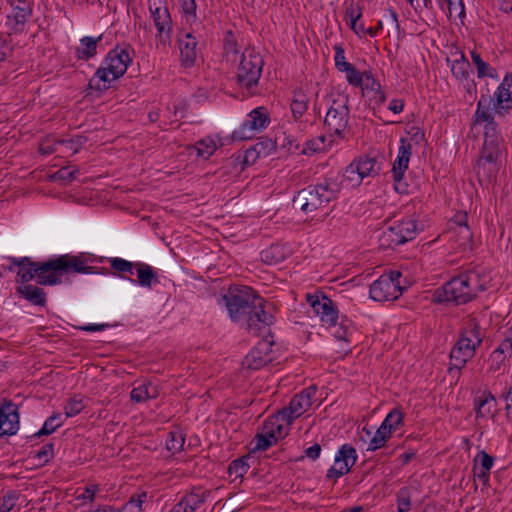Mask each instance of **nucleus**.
Wrapping results in <instances>:
<instances>
[{"instance_id": "f257e3e1", "label": "nucleus", "mask_w": 512, "mask_h": 512, "mask_svg": "<svg viewBox=\"0 0 512 512\" xmlns=\"http://www.w3.org/2000/svg\"><path fill=\"white\" fill-rule=\"evenodd\" d=\"M7 269L16 273V281L22 285L36 278L42 286H56L69 282L74 274H93V259L85 253L64 254L51 257L46 261H33L29 257H9Z\"/></svg>"}, {"instance_id": "f03ea898", "label": "nucleus", "mask_w": 512, "mask_h": 512, "mask_svg": "<svg viewBox=\"0 0 512 512\" xmlns=\"http://www.w3.org/2000/svg\"><path fill=\"white\" fill-rule=\"evenodd\" d=\"M491 275L483 267H475L461 272L434 291L435 302H453L462 305L473 300L480 292L487 290Z\"/></svg>"}, {"instance_id": "7ed1b4c3", "label": "nucleus", "mask_w": 512, "mask_h": 512, "mask_svg": "<svg viewBox=\"0 0 512 512\" xmlns=\"http://www.w3.org/2000/svg\"><path fill=\"white\" fill-rule=\"evenodd\" d=\"M485 320L468 316L462 322L457 342L450 351L449 370L460 372L476 354L486 337Z\"/></svg>"}, {"instance_id": "20e7f679", "label": "nucleus", "mask_w": 512, "mask_h": 512, "mask_svg": "<svg viewBox=\"0 0 512 512\" xmlns=\"http://www.w3.org/2000/svg\"><path fill=\"white\" fill-rule=\"evenodd\" d=\"M133 54L134 50L130 45H117L111 49L89 80L88 88L97 92L108 90L113 81L126 73L133 61Z\"/></svg>"}, {"instance_id": "39448f33", "label": "nucleus", "mask_w": 512, "mask_h": 512, "mask_svg": "<svg viewBox=\"0 0 512 512\" xmlns=\"http://www.w3.org/2000/svg\"><path fill=\"white\" fill-rule=\"evenodd\" d=\"M341 191V181L338 175H331L311 184L293 197V206L305 214L326 208L336 200Z\"/></svg>"}, {"instance_id": "423d86ee", "label": "nucleus", "mask_w": 512, "mask_h": 512, "mask_svg": "<svg viewBox=\"0 0 512 512\" xmlns=\"http://www.w3.org/2000/svg\"><path fill=\"white\" fill-rule=\"evenodd\" d=\"M228 315L233 322H242L253 309H258L264 303L262 297L248 286L230 287L221 297Z\"/></svg>"}, {"instance_id": "0eeeda50", "label": "nucleus", "mask_w": 512, "mask_h": 512, "mask_svg": "<svg viewBox=\"0 0 512 512\" xmlns=\"http://www.w3.org/2000/svg\"><path fill=\"white\" fill-rule=\"evenodd\" d=\"M349 120V98L345 94H337L331 99L324 118L326 132L330 137L344 139L349 131Z\"/></svg>"}, {"instance_id": "6e6552de", "label": "nucleus", "mask_w": 512, "mask_h": 512, "mask_svg": "<svg viewBox=\"0 0 512 512\" xmlns=\"http://www.w3.org/2000/svg\"><path fill=\"white\" fill-rule=\"evenodd\" d=\"M420 231L417 221L412 217L396 221L382 231L379 242L384 248H395L416 238Z\"/></svg>"}, {"instance_id": "1a4fd4ad", "label": "nucleus", "mask_w": 512, "mask_h": 512, "mask_svg": "<svg viewBox=\"0 0 512 512\" xmlns=\"http://www.w3.org/2000/svg\"><path fill=\"white\" fill-rule=\"evenodd\" d=\"M262 56L254 50H245L237 69V82L241 87L252 88L257 85L263 68Z\"/></svg>"}, {"instance_id": "9d476101", "label": "nucleus", "mask_w": 512, "mask_h": 512, "mask_svg": "<svg viewBox=\"0 0 512 512\" xmlns=\"http://www.w3.org/2000/svg\"><path fill=\"white\" fill-rule=\"evenodd\" d=\"M148 9L157 30L156 40L164 46L170 44L173 26L166 0H148Z\"/></svg>"}, {"instance_id": "9b49d317", "label": "nucleus", "mask_w": 512, "mask_h": 512, "mask_svg": "<svg viewBox=\"0 0 512 512\" xmlns=\"http://www.w3.org/2000/svg\"><path fill=\"white\" fill-rule=\"evenodd\" d=\"M270 122L268 109L264 106L256 107L248 113L246 120L233 132V138L236 140L252 139L256 134L264 131Z\"/></svg>"}, {"instance_id": "f8f14e48", "label": "nucleus", "mask_w": 512, "mask_h": 512, "mask_svg": "<svg viewBox=\"0 0 512 512\" xmlns=\"http://www.w3.org/2000/svg\"><path fill=\"white\" fill-rule=\"evenodd\" d=\"M399 271H391L389 274L381 275L370 285V297L374 301H391L397 299L401 293Z\"/></svg>"}, {"instance_id": "ddd939ff", "label": "nucleus", "mask_w": 512, "mask_h": 512, "mask_svg": "<svg viewBox=\"0 0 512 512\" xmlns=\"http://www.w3.org/2000/svg\"><path fill=\"white\" fill-rule=\"evenodd\" d=\"M307 303L312 308L313 313L320 318V321L328 326L335 327L338 321V310L331 298L323 293H313L306 295Z\"/></svg>"}, {"instance_id": "4468645a", "label": "nucleus", "mask_w": 512, "mask_h": 512, "mask_svg": "<svg viewBox=\"0 0 512 512\" xmlns=\"http://www.w3.org/2000/svg\"><path fill=\"white\" fill-rule=\"evenodd\" d=\"M199 27L195 25L189 26L190 30L183 28L178 34L177 42L180 50V64L184 68H191L195 65L198 54V36L196 32L199 30Z\"/></svg>"}, {"instance_id": "2eb2a0df", "label": "nucleus", "mask_w": 512, "mask_h": 512, "mask_svg": "<svg viewBox=\"0 0 512 512\" xmlns=\"http://www.w3.org/2000/svg\"><path fill=\"white\" fill-rule=\"evenodd\" d=\"M8 2L12 7V12L6 16L5 22L8 36L21 34L32 15V6L26 0H8Z\"/></svg>"}, {"instance_id": "dca6fc26", "label": "nucleus", "mask_w": 512, "mask_h": 512, "mask_svg": "<svg viewBox=\"0 0 512 512\" xmlns=\"http://www.w3.org/2000/svg\"><path fill=\"white\" fill-rule=\"evenodd\" d=\"M356 460V449L349 444L342 445L335 454L334 465L328 469L326 478L336 482L350 472Z\"/></svg>"}, {"instance_id": "f3484780", "label": "nucleus", "mask_w": 512, "mask_h": 512, "mask_svg": "<svg viewBox=\"0 0 512 512\" xmlns=\"http://www.w3.org/2000/svg\"><path fill=\"white\" fill-rule=\"evenodd\" d=\"M273 343L266 339L260 340L244 358L242 364L250 370H259L274 359Z\"/></svg>"}, {"instance_id": "a211bd4d", "label": "nucleus", "mask_w": 512, "mask_h": 512, "mask_svg": "<svg viewBox=\"0 0 512 512\" xmlns=\"http://www.w3.org/2000/svg\"><path fill=\"white\" fill-rule=\"evenodd\" d=\"M411 144L406 143L404 140L401 141V145L398 149L397 158L393 163L391 170V177L394 180V187L398 193H408V188L403 183V176L405 171L408 169V164L411 156Z\"/></svg>"}, {"instance_id": "6ab92c4d", "label": "nucleus", "mask_w": 512, "mask_h": 512, "mask_svg": "<svg viewBox=\"0 0 512 512\" xmlns=\"http://www.w3.org/2000/svg\"><path fill=\"white\" fill-rule=\"evenodd\" d=\"M315 395V386L303 389L291 399L287 407L281 410L282 415L288 418V422H293V420L303 415L311 407L312 399Z\"/></svg>"}, {"instance_id": "aec40b11", "label": "nucleus", "mask_w": 512, "mask_h": 512, "mask_svg": "<svg viewBox=\"0 0 512 512\" xmlns=\"http://www.w3.org/2000/svg\"><path fill=\"white\" fill-rule=\"evenodd\" d=\"M18 429V406L10 400H5L0 405V437L14 435Z\"/></svg>"}, {"instance_id": "412c9836", "label": "nucleus", "mask_w": 512, "mask_h": 512, "mask_svg": "<svg viewBox=\"0 0 512 512\" xmlns=\"http://www.w3.org/2000/svg\"><path fill=\"white\" fill-rule=\"evenodd\" d=\"M210 491L201 487L193 488L185 493L169 512H197L206 502Z\"/></svg>"}, {"instance_id": "4be33fe9", "label": "nucleus", "mask_w": 512, "mask_h": 512, "mask_svg": "<svg viewBox=\"0 0 512 512\" xmlns=\"http://www.w3.org/2000/svg\"><path fill=\"white\" fill-rule=\"evenodd\" d=\"M263 305L264 303L258 309H253L243 320L246 322V329L255 336H264L274 321V317L264 310Z\"/></svg>"}, {"instance_id": "5701e85b", "label": "nucleus", "mask_w": 512, "mask_h": 512, "mask_svg": "<svg viewBox=\"0 0 512 512\" xmlns=\"http://www.w3.org/2000/svg\"><path fill=\"white\" fill-rule=\"evenodd\" d=\"M450 229L458 237L457 242L461 247L470 244L473 234L468 226V214L466 212H457L450 220Z\"/></svg>"}, {"instance_id": "b1692460", "label": "nucleus", "mask_w": 512, "mask_h": 512, "mask_svg": "<svg viewBox=\"0 0 512 512\" xmlns=\"http://www.w3.org/2000/svg\"><path fill=\"white\" fill-rule=\"evenodd\" d=\"M363 95L369 97L370 104L374 107H379L386 101V94L382 89L381 83L374 77L373 73L367 72L365 81L361 85Z\"/></svg>"}, {"instance_id": "393cba45", "label": "nucleus", "mask_w": 512, "mask_h": 512, "mask_svg": "<svg viewBox=\"0 0 512 512\" xmlns=\"http://www.w3.org/2000/svg\"><path fill=\"white\" fill-rule=\"evenodd\" d=\"M292 255V248L287 243H273L260 253L261 260L268 265H277Z\"/></svg>"}, {"instance_id": "a878e982", "label": "nucleus", "mask_w": 512, "mask_h": 512, "mask_svg": "<svg viewBox=\"0 0 512 512\" xmlns=\"http://www.w3.org/2000/svg\"><path fill=\"white\" fill-rule=\"evenodd\" d=\"M495 457L489 455L484 450H480L474 457L473 474L483 485L488 484L490 471L494 466Z\"/></svg>"}, {"instance_id": "bb28decb", "label": "nucleus", "mask_w": 512, "mask_h": 512, "mask_svg": "<svg viewBox=\"0 0 512 512\" xmlns=\"http://www.w3.org/2000/svg\"><path fill=\"white\" fill-rule=\"evenodd\" d=\"M497 400L487 390L479 391L474 398V410L477 417L490 418L495 415Z\"/></svg>"}, {"instance_id": "cd10ccee", "label": "nucleus", "mask_w": 512, "mask_h": 512, "mask_svg": "<svg viewBox=\"0 0 512 512\" xmlns=\"http://www.w3.org/2000/svg\"><path fill=\"white\" fill-rule=\"evenodd\" d=\"M490 104L491 98L482 95L477 103V109L474 114V124L483 126L484 130L490 127L498 128Z\"/></svg>"}, {"instance_id": "c85d7f7f", "label": "nucleus", "mask_w": 512, "mask_h": 512, "mask_svg": "<svg viewBox=\"0 0 512 512\" xmlns=\"http://www.w3.org/2000/svg\"><path fill=\"white\" fill-rule=\"evenodd\" d=\"M475 170L480 180L491 182L496 178L499 171L498 158L491 154H481Z\"/></svg>"}, {"instance_id": "c756f323", "label": "nucleus", "mask_w": 512, "mask_h": 512, "mask_svg": "<svg viewBox=\"0 0 512 512\" xmlns=\"http://www.w3.org/2000/svg\"><path fill=\"white\" fill-rule=\"evenodd\" d=\"M134 271L137 274V280L129 278V280L134 284H138L143 288L151 289L154 285L159 283L156 271L147 263L137 262Z\"/></svg>"}, {"instance_id": "7c9ffc66", "label": "nucleus", "mask_w": 512, "mask_h": 512, "mask_svg": "<svg viewBox=\"0 0 512 512\" xmlns=\"http://www.w3.org/2000/svg\"><path fill=\"white\" fill-rule=\"evenodd\" d=\"M512 77L506 75L502 83L497 87L494 92L493 99L495 100L494 107L496 110L499 109H510L512 106L511 92Z\"/></svg>"}, {"instance_id": "2f4dec72", "label": "nucleus", "mask_w": 512, "mask_h": 512, "mask_svg": "<svg viewBox=\"0 0 512 512\" xmlns=\"http://www.w3.org/2000/svg\"><path fill=\"white\" fill-rule=\"evenodd\" d=\"M17 293L27 300L29 303L36 306H45L47 302V295L45 291L39 286L32 284H24L16 288Z\"/></svg>"}, {"instance_id": "473e14b6", "label": "nucleus", "mask_w": 512, "mask_h": 512, "mask_svg": "<svg viewBox=\"0 0 512 512\" xmlns=\"http://www.w3.org/2000/svg\"><path fill=\"white\" fill-rule=\"evenodd\" d=\"M503 138L499 135L497 128H486L484 130V144L481 154H491L494 157H499Z\"/></svg>"}, {"instance_id": "72a5a7b5", "label": "nucleus", "mask_w": 512, "mask_h": 512, "mask_svg": "<svg viewBox=\"0 0 512 512\" xmlns=\"http://www.w3.org/2000/svg\"><path fill=\"white\" fill-rule=\"evenodd\" d=\"M452 56L454 57L452 61L447 59L448 63H450L452 75L461 82L468 80L470 76V63L465 54L462 51H456L452 53Z\"/></svg>"}, {"instance_id": "f704fd0d", "label": "nucleus", "mask_w": 512, "mask_h": 512, "mask_svg": "<svg viewBox=\"0 0 512 512\" xmlns=\"http://www.w3.org/2000/svg\"><path fill=\"white\" fill-rule=\"evenodd\" d=\"M292 422L279 411L277 415L270 417L264 422L265 430L275 436V441L283 438L287 434V428Z\"/></svg>"}, {"instance_id": "c9c22d12", "label": "nucleus", "mask_w": 512, "mask_h": 512, "mask_svg": "<svg viewBox=\"0 0 512 512\" xmlns=\"http://www.w3.org/2000/svg\"><path fill=\"white\" fill-rule=\"evenodd\" d=\"M102 35L97 38L85 36L80 39L79 46L75 49V56L78 60L87 61L97 54L98 43Z\"/></svg>"}, {"instance_id": "e433bc0d", "label": "nucleus", "mask_w": 512, "mask_h": 512, "mask_svg": "<svg viewBox=\"0 0 512 512\" xmlns=\"http://www.w3.org/2000/svg\"><path fill=\"white\" fill-rule=\"evenodd\" d=\"M130 396L131 400L136 403H141L148 399H156L159 396L158 386L152 382H144L134 387Z\"/></svg>"}, {"instance_id": "4c0bfd02", "label": "nucleus", "mask_w": 512, "mask_h": 512, "mask_svg": "<svg viewBox=\"0 0 512 512\" xmlns=\"http://www.w3.org/2000/svg\"><path fill=\"white\" fill-rule=\"evenodd\" d=\"M182 13V25L192 27L195 25L196 27L201 26V22L197 17V5L196 0H177Z\"/></svg>"}, {"instance_id": "58836bf2", "label": "nucleus", "mask_w": 512, "mask_h": 512, "mask_svg": "<svg viewBox=\"0 0 512 512\" xmlns=\"http://www.w3.org/2000/svg\"><path fill=\"white\" fill-rule=\"evenodd\" d=\"M356 167L359 168L360 174L364 177H374L378 175L379 168L377 167V160L374 157L367 155L360 156L353 160Z\"/></svg>"}, {"instance_id": "ea45409f", "label": "nucleus", "mask_w": 512, "mask_h": 512, "mask_svg": "<svg viewBox=\"0 0 512 512\" xmlns=\"http://www.w3.org/2000/svg\"><path fill=\"white\" fill-rule=\"evenodd\" d=\"M341 183H346L349 187L355 188L361 185L364 180L362 174H360L359 168L353 161L344 169L342 176H338Z\"/></svg>"}, {"instance_id": "a19ab883", "label": "nucleus", "mask_w": 512, "mask_h": 512, "mask_svg": "<svg viewBox=\"0 0 512 512\" xmlns=\"http://www.w3.org/2000/svg\"><path fill=\"white\" fill-rule=\"evenodd\" d=\"M416 491L413 486H405L398 490L396 493L397 511L408 512L411 510V498Z\"/></svg>"}, {"instance_id": "79ce46f5", "label": "nucleus", "mask_w": 512, "mask_h": 512, "mask_svg": "<svg viewBox=\"0 0 512 512\" xmlns=\"http://www.w3.org/2000/svg\"><path fill=\"white\" fill-rule=\"evenodd\" d=\"M403 418L404 415L400 409H393L391 410L383 422L381 423V426L383 427V430H387L392 435V432L396 431L399 426L403 424Z\"/></svg>"}, {"instance_id": "37998d69", "label": "nucleus", "mask_w": 512, "mask_h": 512, "mask_svg": "<svg viewBox=\"0 0 512 512\" xmlns=\"http://www.w3.org/2000/svg\"><path fill=\"white\" fill-rule=\"evenodd\" d=\"M195 149L198 157L208 159L217 150V143L211 136H207L195 143Z\"/></svg>"}, {"instance_id": "c03bdc74", "label": "nucleus", "mask_w": 512, "mask_h": 512, "mask_svg": "<svg viewBox=\"0 0 512 512\" xmlns=\"http://www.w3.org/2000/svg\"><path fill=\"white\" fill-rule=\"evenodd\" d=\"M290 108L295 120L302 117L308 108L307 96L301 91L295 92Z\"/></svg>"}, {"instance_id": "a18cd8bd", "label": "nucleus", "mask_w": 512, "mask_h": 512, "mask_svg": "<svg viewBox=\"0 0 512 512\" xmlns=\"http://www.w3.org/2000/svg\"><path fill=\"white\" fill-rule=\"evenodd\" d=\"M471 59L477 69L478 78L496 76V70L485 62L476 51H471Z\"/></svg>"}, {"instance_id": "49530a36", "label": "nucleus", "mask_w": 512, "mask_h": 512, "mask_svg": "<svg viewBox=\"0 0 512 512\" xmlns=\"http://www.w3.org/2000/svg\"><path fill=\"white\" fill-rule=\"evenodd\" d=\"M249 464L247 463V458H239L233 460L229 467L228 473L232 478V481H236L237 479H242L243 476L248 472Z\"/></svg>"}, {"instance_id": "de8ad7c7", "label": "nucleus", "mask_w": 512, "mask_h": 512, "mask_svg": "<svg viewBox=\"0 0 512 512\" xmlns=\"http://www.w3.org/2000/svg\"><path fill=\"white\" fill-rule=\"evenodd\" d=\"M63 425L62 415L60 413H54L48 417L42 428L36 433L37 436L50 435L55 432L59 427Z\"/></svg>"}, {"instance_id": "09e8293b", "label": "nucleus", "mask_w": 512, "mask_h": 512, "mask_svg": "<svg viewBox=\"0 0 512 512\" xmlns=\"http://www.w3.org/2000/svg\"><path fill=\"white\" fill-rule=\"evenodd\" d=\"M448 17L465 15V7L463 0H445L442 5H438Z\"/></svg>"}, {"instance_id": "8fccbe9b", "label": "nucleus", "mask_w": 512, "mask_h": 512, "mask_svg": "<svg viewBox=\"0 0 512 512\" xmlns=\"http://www.w3.org/2000/svg\"><path fill=\"white\" fill-rule=\"evenodd\" d=\"M84 408V398L79 395H75L71 397L64 406L65 416L67 418L74 417L81 413Z\"/></svg>"}, {"instance_id": "3c124183", "label": "nucleus", "mask_w": 512, "mask_h": 512, "mask_svg": "<svg viewBox=\"0 0 512 512\" xmlns=\"http://www.w3.org/2000/svg\"><path fill=\"white\" fill-rule=\"evenodd\" d=\"M390 437L391 434L387 430H383V427L380 425L374 436L370 439L367 450L375 451L384 447Z\"/></svg>"}, {"instance_id": "603ef678", "label": "nucleus", "mask_w": 512, "mask_h": 512, "mask_svg": "<svg viewBox=\"0 0 512 512\" xmlns=\"http://www.w3.org/2000/svg\"><path fill=\"white\" fill-rule=\"evenodd\" d=\"M86 142L87 138L83 135H75L69 139L57 140V144L64 146L66 150L70 151L72 154L77 153Z\"/></svg>"}, {"instance_id": "864d4df0", "label": "nucleus", "mask_w": 512, "mask_h": 512, "mask_svg": "<svg viewBox=\"0 0 512 512\" xmlns=\"http://www.w3.org/2000/svg\"><path fill=\"white\" fill-rule=\"evenodd\" d=\"M223 49L228 60L236 61L238 55L237 42L231 31H228L224 37Z\"/></svg>"}, {"instance_id": "5fc2aeb1", "label": "nucleus", "mask_w": 512, "mask_h": 512, "mask_svg": "<svg viewBox=\"0 0 512 512\" xmlns=\"http://www.w3.org/2000/svg\"><path fill=\"white\" fill-rule=\"evenodd\" d=\"M109 262H110V267L113 270L118 271L122 274L128 273L131 275L134 274V269L137 264V262H130L126 259L119 258V257L111 258L109 260Z\"/></svg>"}, {"instance_id": "6e6d98bb", "label": "nucleus", "mask_w": 512, "mask_h": 512, "mask_svg": "<svg viewBox=\"0 0 512 512\" xmlns=\"http://www.w3.org/2000/svg\"><path fill=\"white\" fill-rule=\"evenodd\" d=\"M54 457V444L46 443L34 452L33 458L40 466L47 464Z\"/></svg>"}, {"instance_id": "4d7b16f0", "label": "nucleus", "mask_w": 512, "mask_h": 512, "mask_svg": "<svg viewBox=\"0 0 512 512\" xmlns=\"http://www.w3.org/2000/svg\"><path fill=\"white\" fill-rule=\"evenodd\" d=\"M362 17V7L358 4H350L345 10V21L351 29H355L357 22Z\"/></svg>"}, {"instance_id": "13d9d810", "label": "nucleus", "mask_w": 512, "mask_h": 512, "mask_svg": "<svg viewBox=\"0 0 512 512\" xmlns=\"http://www.w3.org/2000/svg\"><path fill=\"white\" fill-rule=\"evenodd\" d=\"M256 445L255 449L257 450H267L269 447H271L275 441V436L270 434V432H267L265 430V426L263 425L262 432L260 434L256 435Z\"/></svg>"}, {"instance_id": "bf43d9fd", "label": "nucleus", "mask_w": 512, "mask_h": 512, "mask_svg": "<svg viewBox=\"0 0 512 512\" xmlns=\"http://www.w3.org/2000/svg\"><path fill=\"white\" fill-rule=\"evenodd\" d=\"M185 439L181 433L170 432L166 440V447L172 453L179 452L184 446Z\"/></svg>"}, {"instance_id": "052dcab7", "label": "nucleus", "mask_w": 512, "mask_h": 512, "mask_svg": "<svg viewBox=\"0 0 512 512\" xmlns=\"http://www.w3.org/2000/svg\"><path fill=\"white\" fill-rule=\"evenodd\" d=\"M368 71L361 72L357 70L354 65L345 73L346 74V80L349 83V85L354 87H360L363 85V82L365 81V77L367 75Z\"/></svg>"}, {"instance_id": "680f3d73", "label": "nucleus", "mask_w": 512, "mask_h": 512, "mask_svg": "<svg viewBox=\"0 0 512 512\" xmlns=\"http://www.w3.org/2000/svg\"><path fill=\"white\" fill-rule=\"evenodd\" d=\"M349 324L350 321L346 317H343L339 324V327L336 328V330L333 333L336 339L340 341L350 342V336L352 332L349 327Z\"/></svg>"}, {"instance_id": "e2e57ef3", "label": "nucleus", "mask_w": 512, "mask_h": 512, "mask_svg": "<svg viewBox=\"0 0 512 512\" xmlns=\"http://www.w3.org/2000/svg\"><path fill=\"white\" fill-rule=\"evenodd\" d=\"M506 359V355H502L498 352L492 351L489 356V372H499L502 369Z\"/></svg>"}, {"instance_id": "0e129e2a", "label": "nucleus", "mask_w": 512, "mask_h": 512, "mask_svg": "<svg viewBox=\"0 0 512 512\" xmlns=\"http://www.w3.org/2000/svg\"><path fill=\"white\" fill-rule=\"evenodd\" d=\"M17 500L16 492H8L1 499L0 512H10L15 507Z\"/></svg>"}, {"instance_id": "69168bd1", "label": "nucleus", "mask_w": 512, "mask_h": 512, "mask_svg": "<svg viewBox=\"0 0 512 512\" xmlns=\"http://www.w3.org/2000/svg\"><path fill=\"white\" fill-rule=\"evenodd\" d=\"M502 355L512 353V334L509 331V335L500 343V345L494 350Z\"/></svg>"}, {"instance_id": "338daca9", "label": "nucleus", "mask_w": 512, "mask_h": 512, "mask_svg": "<svg viewBox=\"0 0 512 512\" xmlns=\"http://www.w3.org/2000/svg\"><path fill=\"white\" fill-rule=\"evenodd\" d=\"M98 491V485H89L85 487L84 492L78 497V499L93 502L95 500V495Z\"/></svg>"}, {"instance_id": "774afa93", "label": "nucleus", "mask_w": 512, "mask_h": 512, "mask_svg": "<svg viewBox=\"0 0 512 512\" xmlns=\"http://www.w3.org/2000/svg\"><path fill=\"white\" fill-rule=\"evenodd\" d=\"M321 450V446L318 443H315L304 450V455L312 461H315L320 457Z\"/></svg>"}]
</instances>
